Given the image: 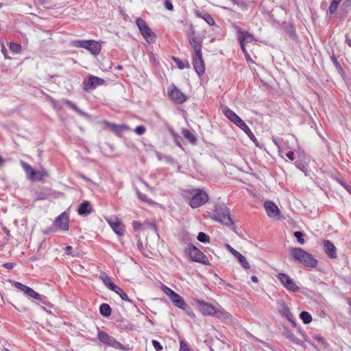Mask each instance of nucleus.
<instances>
[{"label": "nucleus", "mask_w": 351, "mask_h": 351, "mask_svg": "<svg viewBox=\"0 0 351 351\" xmlns=\"http://www.w3.org/2000/svg\"><path fill=\"white\" fill-rule=\"evenodd\" d=\"M112 291L117 293L123 300H125V301H127L129 302H132V301L129 299L126 293H125L123 291V290L121 288H120L119 287L116 286L115 288L112 290Z\"/></svg>", "instance_id": "72a5a7b5"}, {"label": "nucleus", "mask_w": 351, "mask_h": 351, "mask_svg": "<svg viewBox=\"0 0 351 351\" xmlns=\"http://www.w3.org/2000/svg\"><path fill=\"white\" fill-rule=\"evenodd\" d=\"M330 59H331L332 63L334 64V65L335 66V67L337 68V69L338 71H339L340 72L343 73V69L341 68V64L338 62L337 58L334 55H332L330 57Z\"/></svg>", "instance_id": "37998d69"}, {"label": "nucleus", "mask_w": 351, "mask_h": 351, "mask_svg": "<svg viewBox=\"0 0 351 351\" xmlns=\"http://www.w3.org/2000/svg\"><path fill=\"white\" fill-rule=\"evenodd\" d=\"M180 351H191L189 346L187 345V343L184 341H180Z\"/></svg>", "instance_id": "09e8293b"}, {"label": "nucleus", "mask_w": 351, "mask_h": 351, "mask_svg": "<svg viewBox=\"0 0 351 351\" xmlns=\"http://www.w3.org/2000/svg\"><path fill=\"white\" fill-rule=\"evenodd\" d=\"M134 132L136 134L141 136L146 132V128L144 125H138L134 129Z\"/></svg>", "instance_id": "a18cd8bd"}, {"label": "nucleus", "mask_w": 351, "mask_h": 351, "mask_svg": "<svg viewBox=\"0 0 351 351\" xmlns=\"http://www.w3.org/2000/svg\"><path fill=\"white\" fill-rule=\"evenodd\" d=\"M231 1L239 6H241L243 4V2L241 0H231Z\"/></svg>", "instance_id": "e2e57ef3"}, {"label": "nucleus", "mask_w": 351, "mask_h": 351, "mask_svg": "<svg viewBox=\"0 0 351 351\" xmlns=\"http://www.w3.org/2000/svg\"><path fill=\"white\" fill-rule=\"evenodd\" d=\"M232 254L237 258V260L242 256V254L237 252V250H234V252H232Z\"/></svg>", "instance_id": "052dcab7"}, {"label": "nucleus", "mask_w": 351, "mask_h": 351, "mask_svg": "<svg viewBox=\"0 0 351 351\" xmlns=\"http://www.w3.org/2000/svg\"><path fill=\"white\" fill-rule=\"evenodd\" d=\"M324 247L326 253L330 258H336L337 257L336 247L331 241L329 240H324Z\"/></svg>", "instance_id": "4be33fe9"}, {"label": "nucleus", "mask_w": 351, "mask_h": 351, "mask_svg": "<svg viewBox=\"0 0 351 351\" xmlns=\"http://www.w3.org/2000/svg\"><path fill=\"white\" fill-rule=\"evenodd\" d=\"M165 7L167 10H168L169 11H172L173 9V6L170 0H165Z\"/></svg>", "instance_id": "864d4df0"}, {"label": "nucleus", "mask_w": 351, "mask_h": 351, "mask_svg": "<svg viewBox=\"0 0 351 351\" xmlns=\"http://www.w3.org/2000/svg\"><path fill=\"white\" fill-rule=\"evenodd\" d=\"M213 316L226 323H231L233 321L232 316L223 308H215Z\"/></svg>", "instance_id": "aec40b11"}, {"label": "nucleus", "mask_w": 351, "mask_h": 351, "mask_svg": "<svg viewBox=\"0 0 351 351\" xmlns=\"http://www.w3.org/2000/svg\"><path fill=\"white\" fill-rule=\"evenodd\" d=\"M1 52L3 54L4 58L5 59H10V58L9 56H8L7 49H5V47L3 44L1 45Z\"/></svg>", "instance_id": "6e6d98bb"}, {"label": "nucleus", "mask_w": 351, "mask_h": 351, "mask_svg": "<svg viewBox=\"0 0 351 351\" xmlns=\"http://www.w3.org/2000/svg\"><path fill=\"white\" fill-rule=\"evenodd\" d=\"M3 267L8 269H11L14 267V263H7L3 265Z\"/></svg>", "instance_id": "680f3d73"}, {"label": "nucleus", "mask_w": 351, "mask_h": 351, "mask_svg": "<svg viewBox=\"0 0 351 351\" xmlns=\"http://www.w3.org/2000/svg\"><path fill=\"white\" fill-rule=\"evenodd\" d=\"M300 317L303 321V322L306 324L311 323L312 321L311 315L308 312H306V311H302L300 314Z\"/></svg>", "instance_id": "c9c22d12"}, {"label": "nucleus", "mask_w": 351, "mask_h": 351, "mask_svg": "<svg viewBox=\"0 0 351 351\" xmlns=\"http://www.w3.org/2000/svg\"><path fill=\"white\" fill-rule=\"evenodd\" d=\"M62 103L66 105L68 107H69L71 110L76 112L78 114L83 116L84 117H88V114L78 108L77 105L73 102L71 101L70 100L64 99L62 100Z\"/></svg>", "instance_id": "bb28decb"}, {"label": "nucleus", "mask_w": 351, "mask_h": 351, "mask_svg": "<svg viewBox=\"0 0 351 351\" xmlns=\"http://www.w3.org/2000/svg\"><path fill=\"white\" fill-rule=\"evenodd\" d=\"M338 5H339L338 3H335V2H333L332 1V3H330V8H329L330 12L332 14L335 13L338 8Z\"/></svg>", "instance_id": "3c124183"}, {"label": "nucleus", "mask_w": 351, "mask_h": 351, "mask_svg": "<svg viewBox=\"0 0 351 351\" xmlns=\"http://www.w3.org/2000/svg\"><path fill=\"white\" fill-rule=\"evenodd\" d=\"M238 39L240 44L246 45L252 43L255 38L254 35L248 32L242 31L240 27H237Z\"/></svg>", "instance_id": "f3484780"}, {"label": "nucleus", "mask_w": 351, "mask_h": 351, "mask_svg": "<svg viewBox=\"0 0 351 351\" xmlns=\"http://www.w3.org/2000/svg\"><path fill=\"white\" fill-rule=\"evenodd\" d=\"M141 182L144 184V186L150 191H154V189L151 187L145 181L141 180Z\"/></svg>", "instance_id": "13d9d810"}, {"label": "nucleus", "mask_w": 351, "mask_h": 351, "mask_svg": "<svg viewBox=\"0 0 351 351\" xmlns=\"http://www.w3.org/2000/svg\"><path fill=\"white\" fill-rule=\"evenodd\" d=\"M21 165L25 171L27 178L31 182L42 181L45 177L48 176V173L45 170L36 171L31 165L24 161H21Z\"/></svg>", "instance_id": "20e7f679"}, {"label": "nucleus", "mask_w": 351, "mask_h": 351, "mask_svg": "<svg viewBox=\"0 0 351 351\" xmlns=\"http://www.w3.org/2000/svg\"><path fill=\"white\" fill-rule=\"evenodd\" d=\"M168 94L171 99L177 104H182L186 100V96L173 84L169 88Z\"/></svg>", "instance_id": "9d476101"}, {"label": "nucleus", "mask_w": 351, "mask_h": 351, "mask_svg": "<svg viewBox=\"0 0 351 351\" xmlns=\"http://www.w3.org/2000/svg\"><path fill=\"white\" fill-rule=\"evenodd\" d=\"M187 253L191 259L195 262L208 264V260L206 256L194 245H190L187 249Z\"/></svg>", "instance_id": "6e6552de"}, {"label": "nucleus", "mask_w": 351, "mask_h": 351, "mask_svg": "<svg viewBox=\"0 0 351 351\" xmlns=\"http://www.w3.org/2000/svg\"><path fill=\"white\" fill-rule=\"evenodd\" d=\"M304 236L303 233L300 231H296L294 232V237L297 239L298 242L303 245L304 243V239L302 238Z\"/></svg>", "instance_id": "79ce46f5"}, {"label": "nucleus", "mask_w": 351, "mask_h": 351, "mask_svg": "<svg viewBox=\"0 0 351 351\" xmlns=\"http://www.w3.org/2000/svg\"><path fill=\"white\" fill-rule=\"evenodd\" d=\"M239 128L241 129L247 135V136L250 138L251 141H252L254 143H256L257 139L256 136L245 122H243L241 125H239Z\"/></svg>", "instance_id": "7c9ffc66"}, {"label": "nucleus", "mask_w": 351, "mask_h": 351, "mask_svg": "<svg viewBox=\"0 0 351 351\" xmlns=\"http://www.w3.org/2000/svg\"><path fill=\"white\" fill-rule=\"evenodd\" d=\"M222 111L226 117L237 126L239 127L244 122L234 111L228 107H223Z\"/></svg>", "instance_id": "4468645a"}, {"label": "nucleus", "mask_w": 351, "mask_h": 351, "mask_svg": "<svg viewBox=\"0 0 351 351\" xmlns=\"http://www.w3.org/2000/svg\"><path fill=\"white\" fill-rule=\"evenodd\" d=\"M284 335L287 339H288L289 341H291V342H293L295 344L302 346L304 343L301 339L295 337V335L293 334V332L289 330H287L284 332Z\"/></svg>", "instance_id": "c756f323"}, {"label": "nucleus", "mask_w": 351, "mask_h": 351, "mask_svg": "<svg viewBox=\"0 0 351 351\" xmlns=\"http://www.w3.org/2000/svg\"><path fill=\"white\" fill-rule=\"evenodd\" d=\"M99 278L102 280L104 284L111 291H112L117 286L112 282L110 276H108L105 272H101L100 274Z\"/></svg>", "instance_id": "c85d7f7f"}, {"label": "nucleus", "mask_w": 351, "mask_h": 351, "mask_svg": "<svg viewBox=\"0 0 351 351\" xmlns=\"http://www.w3.org/2000/svg\"><path fill=\"white\" fill-rule=\"evenodd\" d=\"M238 261L239 262V263L241 264V265L243 268H245V269H250V263L247 262L246 258L243 255H242V256H241L238 259Z\"/></svg>", "instance_id": "ea45409f"}, {"label": "nucleus", "mask_w": 351, "mask_h": 351, "mask_svg": "<svg viewBox=\"0 0 351 351\" xmlns=\"http://www.w3.org/2000/svg\"><path fill=\"white\" fill-rule=\"evenodd\" d=\"M15 287L23 292L25 291V289H27V286L19 282H16L15 284Z\"/></svg>", "instance_id": "8fccbe9b"}, {"label": "nucleus", "mask_w": 351, "mask_h": 351, "mask_svg": "<svg viewBox=\"0 0 351 351\" xmlns=\"http://www.w3.org/2000/svg\"><path fill=\"white\" fill-rule=\"evenodd\" d=\"M163 291L165 293V294L167 295H168L170 298V299L173 297H175V295L177 293L175 291H173L172 289H171L170 288H169L166 286H164Z\"/></svg>", "instance_id": "c03bdc74"}, {"label": "nucleus", "mask_w": 351, "mask_h": 351, "mask_svg": "<svg viewBox=\"0 0 351 351\" xmlns=\"http://www.w3.org/2000/svg\"><path fill=\"white\" fill-rule=\"evenodd\" d=\"M171 134L173 137L174 141L176 143L177 145H178L180 147H182V144L180 141V136L176 133L173 130H171Z\"/></svg>", "instance_id": "49530a36"}, {"label": "nucleus", "mask_w": 351, "mask_h": 351, "mask_svg": "<svg viewBox=\"0 0 351 351\" xmlns=\"http://www.w3.org/2000/svg\"><path fill=\"white\" fill-rule=\"evenodd\" d=\"M294 165H295V167L297 168H298L299 169H300L301 171H304L306 170V165L301 162H299V161H296Z\"/></svg>", "instance_id": "603ef678"}, {"label": "nucleus", "mask_w": 351, "mask_h": 351, "mask_svg": "<svg viewBox=\"0 0 351 351\" xmlns=\"http://www.w3.org/2000/svg\"><path fill=\"white\" fill-rule=\"evenodd\" d=\"M93 212V209L90 206L88 201H84L81 203L77 209V213L80 215H87Z\"/></svg>", "instance_id": "5701e85b"}, {"label": "nucleus", "mask_w": 351, "mask_h": 351, "mask_svg": "<svg viewBox=\"0 0 351 351\" xmlns=\"http://www.w3.org/2000/svg\"><path fill=\"white\" fill-rule=\"evenodd\" d=\"M251 279H252V280L254 282H256H256H258V277H257V276H252L251 277Z\"/></svg>", "instance_id": "338daca9"}, {"label": "nucleus", "mask_w": 351, "mask_h": 351, "mask_svg": "<svg viewBox=\"0 0 351 351\" xmlns=\"http://www.w3.org/2000/svg\"><path fill=\"white\" fill-rule=\"evenodd\" d=\"M136 24L141 32V34L148 43H154L155 42L156 35L148 27L147 23L138 18Z\"/></svg>", "instance_id": "423d86ee"}, {"label": "nucleus", "mask_w": 351, "mask_h": 351, "mask_svg": "<svg viewBox=\"0 0 351 351\" xmlns=\"http://www.w3.org/2000/svg\"><path fill=\"white\" fill-rule=\"evenodd\" d=\"M152 345L156 351H161L162 350V346H161L160 342L156 340H152Z\"/></svg>", "instance_id": "de8ad7c7"}, {"label": "nucleus", "mask_w": 351, "mask_h": 351, "mask_svg": "<svg viewBox=\"0 0 351 351\" xmlns=\"http://www.w3.org/2000/svg\"><path fill=\"white\" fill-rule=\"evenodd\" d=\"M100 313L105 317H108L111 315V308L108 304H102L99 307Z\"/></svg>", "instance_id": "473e14b6"}, {"label": "nucleus", "mask_w": 351, "mask_h": 351, "mask_svg": "<svg viewBox=\"0 0 351 351\" xmlns=\"http://www.w3.org/2000/svg\"><path fill=\"white\" fill-rule=\"evenodd\" d=\"M202 18L204 19V21L208 23L210 25H215V20L213 19V18L211 16L210 14H209L208 13H204L202 16Z\"/></svg>", "instance_id": "a19ab883"}, {"label": "nucleus", "mask_w": 351, "mask_h": 351, "mask_svg": "<svg viewBox=\"0 0 351 351\" xmlns=\"http://www.w3.org/2000/svg\"><path fill=\"white\" fill-rule=\"evenodd\" d=\"M54 225L62 230H68L69 226V217L67 214L64 212L57 217L54 221Z\"/></svg>", "instance_id": "2eb2a0df"}, {"label": "nucleus", "mask_w": 351, "mask_h": 351, "mask_svg": "<svg viewBox=\"0 0 351 351\" xmlns=\"http://www.w3.org/2000/svg\"><path fill=\"white\" fill-rule=\"evenodd\" d=\"M277 278L287 291L290 292L300 291V287L298 286L293 279L287 274L285 273H279Z\"/></svg>", "instance_id": "0eeeda50"}, {"label": "nucleus", "mask_w": 351, "mask_h": 351, "mask_svg": "<svg viewBox=\"0 0 351 351\" xmlns=\"http://www.w3.org/2000/svg\"><path fill=\"white\" fill-rule=\"evenodd\" d=\"M171 300L174 304V305L180 308L186 309L187 307V304L179 294L176 293L175 297L171 298Z\"/></svg>", "instance_id": "cd10ccee"}, {"label": "nucleus", "mask_w": 351, "mask_h": 351, "mask_svg": "<svg viewBox=\"0 0 351 351\" xmlns=\"http://www.w3.org/2000/svg\"><path fill=\"white\" fill-rule=\"evenodd\" d=\"M189 41L190 45L193 47L194 53H202V39L197 37L194 32L189 35Z\"/></svg>", "instance_id": "dca6fc26"}, {"label": "nucleus", "mask_w": 351, "mask_h": 351, "mask_svg": "<svg viewBox=\"0 0 351 351\" xmlns=\"http://www.w3.org/2000/svg\"><path fill=\"white\" fill-rule=\"evenodd\" d=\"M10 49L14 53H19L21 51L22 47L20 44L10 42L9 45Z\"/></svg>", "instance_id": "e433bc0d"}, {"label": "nucleus", "mask_w": 351, "mask_h": 351, "mask_svg": "<svg viewBox=\"0 0 351 351\" xmlns=\"http://www.w3.org/2000/svg\"><path fill=\"white\" fill-rule=\"evenodd\" d=\"M86 47L85 49L95 56H97L101 52V43L94 40H88Z\"/></svg>", "instance_id": "6ab92c4d"}, {"label": "nucleus", "mask_w": 351, "mask_h": 351, "mask_svg": "<svg viewBox=\"0 0 351 351\" xmlns=\"http://www.w3.org/2000/svg\"><path fill=\"white\" fill-rule=\"evenodd\" d=\"M108 224L110 226L113 231L118 235L122 236L125 232V226L120 222L119 219L115 217H111L107 219Z\"/></svg>", "instance_id": "f8f14e48"}, {"label": "nucleus", "mask_w": 351, "mask_h": 351, "mask_svg": "<svg viewBox=\"0 0 351 351\" xmlns=\"http://www.w3.org/2000/svg\"><path fill=\"white\" fill-rule=\"evenodd\" d=\"M135 191L138 199L142 202H144L150 205L154 204V202L151 198H149L146 195L142 193L138 189H136Z\"/></svg>", "instance_id": "2f4dec72"}, {"label": "nucleus", "mask_w": 351, "mask_h": 351, "mask_svg": "<svg viewBox=\"0 0 351 351\" xmlns=\"http://www.w3.org/2000/svg\"><path fill=\"white\" fill-rule=\"evenodd\" d=\"M200 311L204 315H213L215 314V310L216 308H215L213 306H212L210 304H208L206 302H201L200 303Z\"/></svg>", "instance_id": "b1692460"}, {"label": "nucleus", "mask_w": 351, "mask_h": 351, "mask_svg": "<svg viewBox=\"0 0 351 351\" xmlns=\"http://www.w3.org/2000/svg\"><path fill=\"white\" fill-rule=\"evenodd\" d=\"M24 293L27 295H28L29 297H31V298H34V299H36L37 300H39V301H40L43 304H46L45 297L40 295L39 293L36 292L32 288L27 287V289H25V291Z\"/></svg>", "instance_id": "393cba45"}, {"label": "nucleus", "mask_w": 351, "mask_h": 351, "mask_svg": "<svg viewBox=\"0 0 351 351\" xmlns=\"http://www.w3.org/2000/svg\"><path fill=\"white\" fill-rule=\"evenodd\" d=\"M285 155L290 160L293 161L295 160V154L293 151H289Z\"/></svg>", "instance_id": "5fc2aeb1"}, {"label": "nucleus", "mask_w": 351, "mask_h": 351, "mask_svg": "<svg viewBox=\"0 0 351 351\" xmlns=\"http://www.w3.org/2000/svg\"><path fill=\"white\" fill-rule=\"evenodd\" d=\"M104 123L110 127L111 130L117 136H120L121 134L124 131L130 130V127L126 125H117L114 123H111L107 121H105Z\"/></svg>", "instance_id": "412c9836"}, {"label": "nucleus", "mask_w": 351, "mask_h": 351, "mask_svg": "<svg viewBox=\"0 0 351 351\" xmlns=\"http://www.w3.org/2000/svg\"><path fill=\"white\" fill-rule=\"evenodd\" d=\"M182 134L184 137L192 145H195L197 143V139L193 131H191L188 129H183Z\"/></svg>", "instance_id": "a878e982"}, {"label": "nucleus", "mask_w": 351, "mask_h": 351, "mask_svg": "<svg viewBox=\"0 0 351 351\" xmlns=\"http://www.w3.org/2000/svg\"><path fill=\"white\" fill-rule=\"evenodd\" d=\"M98 339L104 344L112 347L114 349L119 350H128L129 348H126L119 341H117L113 337L110 336L107 332L99 330L98 332Z\"/></svg>", "instance_id": "39448f33"}, {"label": "nucleus", "mask_w": 351, "mask_h": 351, "mask_svg": "<svg viewBox=\"0 0 351 351\" xmlns=\"http://www.w3.org/2000/svg\"><path fill=\"white\" fill-rule=\"evenodd\" d=\"M197 240L202 243H207L210 242V237L204 232H199L197 237Z\"/></svg>", "instance_id": "58836bf2"}, {"label": "nucleus", "mask_w": 351, "mask_h": 351, "mask_svg": "<svg viewBox=\"0 0 351 351\" xmlns=\"http://www.w3.org/2000/svg\"><path fill=\"white\" fill-rule=\"evenodd\" d=\"M280 312L285 316L291 324L295 327L296 322L294 319L293 314L291 313L289 306L287 305L285 301L281 300L279 303Z\"/></svg>", "instance_id": "ddd939ff"}, {"label": "nucleus", "mask_w": 351, "mask_h": 351, "mask_svg": "<svg viewBox=\"0 0 351 351\" xmlns=\"http://www.w3.org/2000/svg\"><path fill=\"white\" fill-rule=\"evenodd\" d=\"M72 249H73V248H72V247H71V246H69V245L66 246V248H65L66 253L67 254H72V253H71V250H72Z\"/></svg>", "instance_id": "69168bd1"}, {"label": "nucleus", "mask_w": 351, "mask_h": 351, "mask_svg": "<svg viewBox=\"0 0 351 351\" xmlns=\"http://www.w3.org/2000/svg\"><path fill=\"white\" fill-rule=\"evenodd\" d=\"M264 207L267 215L269 217H275L280 214L278 207L271 201H266L264 204Z\"/></svg>", "instance_id": "a211bd4d"}, {"label": "nucleus", "mask_w": 351, "mask_h": 351, "mask_svg": "<svg viewBox=\"0 0 351 351\" xmlns=\"http://www.w3.org/2000/svg\"><path fill=\"white\" fill-rule=\"evenodd\" d=\"M104 82L105 81L104 79L93 75H90L88 80L87 81H84L83 82V89L88 92L94 90L99 86L103 85Z\"/></svg>", "instance_id": "1a4fd4ad"}, {"label": "nucleus", "mask_w": 351, "mask_h": 351, "mask_svg": "<svg viewBox=\"0 0 351 351\" xmlns=\"http://www.w3.org/2000/svg\"><path fill=\"white\" fill-rule=\"evenodd\" d=\"M189 194L191 195L189 205L193 208H199L208 201V194L202 189H193L189 191Z\"/></svg>", "instance_id": "7ed1b4c3"}, {"label": "nucleus", "mask_w": 351, "mask_h": 351, "mask_svg": "<svg viewBox=\"0 0 351 351\" xmlns=\"http://www.w3.org/2000/svg\"><path fill=\"white\" fill-rule=\"evenodd\" d=\"M210 218L223 226L234 228V221L230 217V210L223 203L215 205L214 213Z\"/></svg>", "instance_id": "f257e3e1"}, {"label": "nucleus", "mask_w": 351, "mask_h": 351, "mask_svg": "<svg viewBox=\"0 0 351 351\" xmlns=\"http://www.w3.org/2000/svg\"><path fill=\"white\" fill-rule=\"evenodd\" d=\"M193 65L199 76L202 75L205 73V65L202 53H194L193 56Z\"/></svg>", "instance_id": "9b49d317"}, {"label": "nucleus", "mask_w": 351, "mask_h": 351, "mask_svg": "<svg viewBox=\"0 0 351 351\" xmlns=\"http://www.w3.org/2000/svg\"><path fill=\"white\" fill-rule=\"evenodd\" d=\"M226 248L232 254V252H234L235 250L229 244L225 245Z\"/></svg>", "instance_id": "0e129e2a"}, {"label": "nucleus", "mask_w": 351, "mask_h": 351, "mask_svg": "<svg viewBox=\"0 0 351 351\" xmlns=\"http://www.w3.org/2000/svg\"><path fill=\"white\" fill-rule=\"evenodd\" d=\"M172 59L180 69H184L185 68L189 67V64L187 60L184 62L179 59L178 58L176 57H173Z\"/></svg>", "instance_id": "f704fd0d"}, {"label": "nucleus", "mask_w": 351, "mask_h": 351, "mask_svg": "<svg viewBox=\"0 0 351 351\" xmlns=\"http://www.w3.org/2000/svg\"><path fill=\"white\" fill-rule=\"evenodd\" d=\"M132 226L134 230H138L141 228L142 225L140 222L134 221L132 223Z\"/></svg>", "instance_id": "4d7b16f0"}, {"label": "nucleus", "mask_w": 351, "mask_h": 351, "mask_svg": "<svg viewBox=\"0 0 351 351\" xmlns=\"http://www.w3.org/2000/svg\"><path fill=\"white\" fill-rule=\"evenodd\" d=\"M241 45V49L243 51V52L245 54V57L247 58V56H249V53H247L246 49H245V45H243V44H240Z\"/></svg>", "instance_id": "bf43d9fd"}, {"label": "nucleus", "mask_w": 351, "mask_h": 351, "mask_svg": "<svg viewBox=\"0 0 351 351\" xmlns=\"http://www.w3.org/2000/svg\"><path fill=\"white\" fill-rule=\"evenodd\" d=\"M346 43L350 47H351V39H350L349 38H346Z\"/></svg>", "instance_id": "774afa93"}, {"label": "nucleus", "mask_w": 351, "mask_h": 351, "mask_svg": "<svg viewBox=\"0 0 351 351\" xmlns=\"http://www.w3.org/2000/svg\"><path fill=\"white\" fill-rule=\"evenodd\" d=\"M86 43H87V40H73L71 42V45H72V46L75 47L85 49V47H86Z\"/></svg>", "instance_id": "4c0bfd02"}, {"label": "nucleus", "mask_w": 351, "mask_h": 351, "mask_svg": "<svg viewBox=\"0 0 351 351\" xmlns=\"http://www.w3.org/2000/svg\"><path fill=\"white\" fill-rule=\"evenodd\" d=\"M289 254L295 261L302 265L314 268L317 266V261L313 256L300 247H292L289 250Z\"/></svg>", "instance_id": "f03ea898"}]
</instances>
